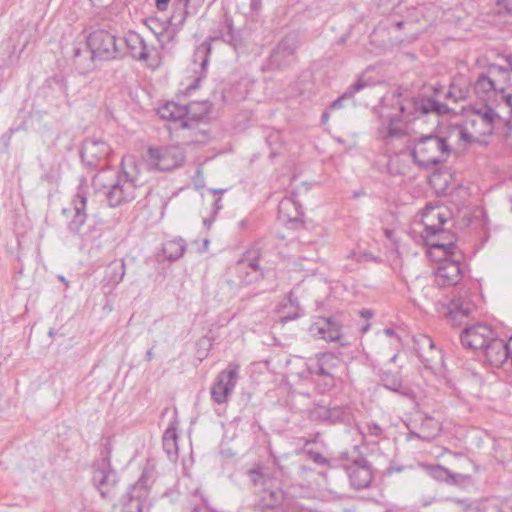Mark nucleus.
<instances>
[{"label":"nucleus","mask_w":512,"mask_h":512,"mask_svg":"<svg viewBox=\"0 0 512 512\" xmlns=\"http://www.w3.org/2000/svg\"><path fill=\"white\" fill-rule=\"evenodd\" d=\"M399 104V113H380L382 125L386 128L390 138L400 137L405 134L400 124L404 120L419 118L431 113L439 116L448 115L452 109L445 103L437 101L433 97L425 95L412 96L407 89H403L402 102Z\"/></svg>","instance_id":"f257e3e1"},{"label":"nucleus","mask_w":512,"mask_h":512,"mask_svg":"<svg viewBox=\"0 0 512 512\" xmlns=\"http://www.w3.org/2000/svg\"><path fill=\"white\" fill-rule=\"evenodd\" d=\"M106 188V200L111 208L119 207L136 199L144 188L139 178V169L133 157H124L121 168L116 172L115 179Z\"/></svg>","instance_id":"f03ea898"},{"label":"nucleus","mask_w":512,"mask_h":512,"mask_svg":"<svg viewBox=\"0 0 512 512\" xmlns=\"http://www.w3.org/2000/svg\"><path fill=\"white\" fill-rule=\"evenodd\" d=\"M411 150L413 162L423 169L444 164L451 154L447 139L435 134L422 135L414 139Z\"/></svg>","instance_id":"7ed1b4c3"},{"label":"nucleus","mask_w":512,"mask_h":512,"mask_svg":"<svg viewBox=\"0 0 512 512\" xmlns=\"http://www.w3.org/2000/svg\"><path fill=\"white\" fill-rule=\"evenodd\" d=\"M446 222L445 215L436 207L427 204L422 213V223L424 225L423 238L427 246L431 249L441 250L444 256H454L456 243L451 235V240L444 242L448 233L442 229Z\"/></svg>","instance_id":"20e7f679"},{"label":"nucleus","mask_w":512,"mask_h":512,"mask_svg":"<svg viewBox=\"0 0 512 512\" xmlns=\"http://www.w3.org/2000/svg\"><path fill=\"white\" fill-rule=\"evenodd\" d=\"M112 446L110 443L104 445L100 458L93 461L92 484L99 491L104 499H111L116 495L119 483V475L111 465Z\"/></svg>","instance_id":"39448f33"},{"label":"nucleus","mask_w":512,"mask_h":512,"mask_svg":"<svg viewBox=\"0 0 512 512\" xmlns=\"http://www.w3.org/2000/svg\"><path fill=\"white\" fill-rule=\"evenodd\" d=\"M113 33L106 29H95L86 36L87 48L92 58L100 61H113L124 56L123 48Z\"/></svg>","instance_id":"423d86ee"},{"label":"nucleus","mask_w":512,"mask_h":512,"mask_svg":"<svg viewBox=\"0 0 512 512\" xmlns=\"http://www.w3.org/2000/svg\"><path fill=\"white\" fill-rule=\"evenodd\" d=\"M300 46L299 36L295 32L288 33L272 49L263 70H284L296 61V53Z\"/></svg>","instance_id":"0eeeda50"},{"label":"nucleus","mask_w":512,"mask_h":512,"mask_svg":"<svg viewBox=\"0 0 512 512\" xmlns=\"http://www.w3.org/2000/svg\"><path fill=\"white\" fill-rule=\"evenodd\" d=\"M345 314L336 312L327 316H318L309 327L311 336L327 342H337L343 338V323Z\"/></svg>","instance_id":"6e6552de"},{"label":"nucleus","mask_w":512,"mask_h":512,"mask_svg":"<svg viewBox=\"0 0 512 512\" xmlns=\"http://www.w3.org/2000/svg\"><path fill=\"white\" fill-rule=\"evenodd\" d=\"M148 155L160 171H171L180 167L185 160L184 150L179 146L150 147Z\"/></svg>","instance_id":"1a4fd4ad"},{"label":"nucleus","mask_w":512,"mask_h":512,"mask_svg":"<svg viewBox=\"0 0 512 512\" xmlns=\"http://www.w3.org/2000/svg\"><path fill=\"white\" fill-rule=\"evenodd\" d=\"M463 256H444L435 271V281L439 286H455L462 279L461 260Z\"/></svg>","instance_id":"9d476101"},{"label":"nucleus","mask_w":512,"mask_h":512,"mask_svg":"<svg viewBox=\"0 0 512 512\" xmlns=\"http://www.w3.org/2000/svg\"><path fill=\"white\" fill-rule=\"evenodd\" d=\"M238 369V365L230 363L227 369L218 374L211 388V398L215 403L223 404L227 401L237 383Z\"/></svg>","instance_id":"9b49d317"},{"label":"nucleus","mask_w":512,"mask_h":512,"mask_svg":"<svg viewBox=\"0 0 512 512\" xmlns=\"http://www.w3.org/2000/svg\"><path fill=\"white\" fill-rule=\"evenodd\" d=\"M110 146L100 138H87L80 150L82 162L90 168H98L111 154Z\"/></svg>","instance_id":"f8f14e48"},{"label":"nucleus","mask_w":512,"mask_h":512,"mask_svg":"<svg viewBox=\"0 0 512 512\" xmlns=\"http://www.w3.org/2000/svg\"><path fill=\"white\" fill-rule=\"evenodd\" d=\"M343 467L354 489L362 490L370 486L373 473L371 464L366 458L357 456L350 463L343 464Z\"/></svg>","instance_id":"ddd939ff"},{"label":"nucleus","mask_w":512,"mask_h":512,"mask_svg":"<svg viewBox=\"0 0 512 512\" xmlns=\"http://www.w3.org/2000/svg\"><path fill=\"white\" fill-rule=\"evenodd\" d=\"M494 334L495 332L486 324L477 323L466 327L460 335V340L465 348L481 351L491 341Z\"/></svg>","instance_id":"4468645a"},{"label":"nucleus","mask_w":512,"mask_h":512,"mask_svg":"<svg viewBox=\"0 0 512 512\" xmlns=\"http://www.w3.org/2000/svg\"><path fill=\"white\" fill-rule=\"evenodd\" d=\"M257 506L262 510L286 511L289 508L290 498L278 487H271L268 484L257 491Z\"/></svg>","instance_id":"2eb2a0df"},{"label":"nucleus","mask_w":512,"mask_h":512,"mask_svg":"<svg viewBox=\"0 0 512 512\" xmlns=\"http://www.w3.org/2000/svg\"><path fill=\"white\" fill-rule=\"evenodd\" d=\"M337 358L332 353H322L314 364L307 366L310 375H317L324 378V388L329 390L335 385L333 368Z\"/></svg>","instance_id":"dca6fc26"},{"label":"nucleus","mask_w":512,"mask_h":512,"mask_svg":"<svg viewBox=\"0 0 512 512\" xmlns=\"http://www.w3.org/2000/svg\"><path fill=\"white\" fill-rule=\"evenodd\" d=\"M485 361L494 367L502 366L510 355L509 344L500 339L495 333L491 341L481 350Z\"/></svg>","instance_id":"f3484780"},{"label":"nucleus","mask_w":512,"mask_h":512,"mask_svg":"<svg viewBox=\"0 0 512 512\" xmlns=\"http://www.w3.org/2000/svg\"><path fill=\"white\" fill-rule=\"evenodd\" d=\"M72 205L74 216L69 222L68 228L71 232L78 234L87 220V191L82 184L77 188V192L72 199Z\"/></svg>","instance_id":"a211bd4d"},{"label":"nucleus","mask_w":512,"mask_h":512,"mask_svg":"<svg viewBox=\"0 0 512 512\" xmlns=\"http://www.w3.org/2000/svg\"><path fill=\"white\" fill-rule=\"evenodd\" d=\"M260 254V248L253 246L245 253H243L241 258L238 260L237 264L239 267H249L252 270L251 273L247 272L245 278L243 279L246 285H249L252 282H257L264 278L263 270L259 265Z\"/></svg>","instance_id":"6ab92c4d"},{"label":"nucleus","mask_w":512,"mask_h":512,"mask_svg":"<svg viewBox=\"0 0 512 512\" xmlns=\"http://www.w3.org/2000/svg\"><path fill=\"white\" fill-rule=\"evenodd\" d=\"M133 59L147 61L155 48H149L144 38L137 32L129 31L122 39Z\"/></svg>","instance_id":"aec40b11"},{"label":"nucleus","mask_w":512,"mask_h":512,"mask_svg":"<svg viewBox=\"0 0 512 512\" xmlns=\"http://www.w3.org/2000/svg\"><path fill=\"white\" fill-rule=\"evenodd\" d=\"M217 36H210V41L222 40L238 51L243 48V39L239 30L233 27L231 18L225 17L223 22L220 23Z\"/></svg>","instance_id":"412c9836"},{"label":"nucleus","mask_w":512,"mask_h":512,"mask_svg":"<svg viewBox=\"0 0 512 512\" xmlns=\"http://www.w3.org/2000/svg\"><path fill=\"white\" fill-rule=\"evenodd\" d=\"M187 107L189 108V114H187V119L183 122L182 128H194L196 124L207 119L212 104L209 101L192 102Z\"/></svg>","instance_id":"4be33fe9"},{"label":"nucleus","mask_w":512,"mask_h":512,"mask_svg":"<svg viewBox=\"0 0 512 512\" xmlns=\"http://www.w3.org/2000/svg\"><path fill=\"white\" fill-rule=\"evenodd\" d=\"M279 214L283 220L292 224V227L302 225L303 211L299 203L295 202L291 198L283 199L279 204Z\"/></svg>","instance_id":"5701e85b"},{"label":"nucleus","mask_w":512,"mask_h":512,"mask_svg":"<svg viewBox=\"0 0 512 512\" xmlns=\"http://www.w3.org/2000/svg\"><path fill=\"white\" fill-rule=\"evenodd\" d=\"M163 450L170 461L176 462L179 457L177 421L170 422L162 437Z\"/></svg>","instance_id":"b1692460"},{"label":"nucleus","mask_w":512,"mask_h":512,"mask_svg":"<svg viewBox=\"0 0 512 512\" xmlns=\"http://www.w3.org/2000/svg\"><path fill=\"white\" fill-rule=\"evenodd\" d=\"M417 345L418 357L425 367H430L437 357L441 358V351L436 348L435 343L429 336H421Z\"/></svg>","instance_id":"393cba45"},{"label":"nucleus","mask_w":512,"mask_h":512,"mask_svg":"<svg viewBox=\"0 0 512 512\" xmlns=\"http://www.w3.org/2000/svg\"><path fill=\"white\" fill-rule=\"evenodd\" d=\"M381 381L383 382V387L387 390L395 392L406 398L414 397V391L409 386L404 385L397 374H393L390 371H384L381 374Z\"/></svg>","instance_id":"a878e982"},{"label":"nucleus","mask_w":512,"mask_h":512,"mask_svg":"<svg viewBox=\"0 0 512 512\" xmlns=\"http://www.w3.org/2000/svg\"><path fill=\"white\" fill-rule=\"evenodd\" d=\"M158 114L162 119L169 121H180L182 127L183 122L187 119L189 108L187 105H179L175 102H167L158 109Z\"/></svg>","instance_id":"bb28decb"},{"label":"nucleus","mask_w":512,"mask_h":512,"mask_svg":"<svg viewBox=\"0 0 512 512\" xmlns=\"http://www.w3.org/2000/svg\"><path fill=\"white\" fill-rule=\"evenodd\" d=\"M369 86V83L364 79L363 75L358 78L343 92L341 96L335 99L329 106L331 110H338L344 106V102L352 100L354 95L365 87Z\"/></svg>","instance_id":"cd10ccee"},{"label":"nucleus","mask_w":512,"mask_h":512,"mask_svg":"<svg viewBox=\"0 0 512 512\" xmlns=\"http://www.w3.org/2000/svg\"><path fill=\"white\" fill-rule=\"evenodd\" d=\"M211 52V45L208 41L203 42L199 47H197L195 51V57H199L200 59V68L201 73L199 76H197L193 83L188 85L187 91L191 92L192 90H196L199 87V84L202 80V78L205 77V73L208 66V57Z\"/></svg>","instance_id":"c85d7f7f"},{"label":"nucleus","mask_w":512,"mask_h":512,"mask_svg":"<svg viewBox=\"0 0 512 512\" xmlns=\"http://www.w3.org/2000/svg\"><path fill=\"white\" fill-rule=\"evenodd\" d=\"M487 73L494 79H497V84H502L499 89L504 90L505 86H512L511 69L508 61L505 64H489Z\"/></svg>","instance_id":"c756f323"},{"label":"nucleus","mask_w":512,"mask_h":512,"mask_svg":"<svg viewBox=\"0 0 512 512\" xmlns=\"http://www.w3.org/2000/svg\"><path fill=\"white\" fill-rule=\"evenodd\" d=\"M471 313V304L460 299H453L448 305L446 318L453 324L460 323L462 318H466Z\"/></svg>","instance_id":"7c9ffc66"},{"label":"nucleus","mask_w":512,"mask_h":512,"mask_svg":"<svg viewBox=\"0 0 512 512\" xmlns=\"http://www.w3.org/2000/svg\"><path fill=\"white\" fill-rule=\"evenodd\" d=\"M149 494V487L147 484V476L143 473L138 481L129 487L125 498V501H138L144 507L145 501Z\"/></svg>","instance_id":"2f4dec72"},{"label":"nucleus","mask_w":512,"mask_h":512,"mask_svg":"<svg viewBox=\"0 0 512 512\" xmlns=\"http://www.w3.org/2000/svg\"><path fill=\"white\" fill-rule=\"evenodd\" d=\"M94 58H92L91 51H83L80 47L74 46L73 48V63L80 74H87L94 69Z\"/></svg>","instance_id":"473e14b6"},{"label":"nucleus","mask_w":512,"mask_h":512,"mask_svg":"<svg viewBox=\"0 0 512 512\" xmlns=\"http://www.w3.org/2000/svg\"><path fill=\"white\" fill-rule=\"evenodd\" d=\"M186 242L183 238L178 237L173 240L166 241L163 244V254L170 262L180 259L186 250Z\"/></svg>","instance_id":"72a5a7b5"},{"label":"nucleus","mask_w":512,"mask_h":512,"mask_svg":"<svg viewBox=\"0 0 512 512\" xmlns=\"http://www.w3.org/2000/svg\"><path fill=\"white\" fill-rule=\"evenodd\" d=\"M471 111L484 122L489 133L493 132L495 123L501 119L500 115L487 105L472 107Z\"/></svg>","instance_id":"f704fd0d"},{"label":"nucleus","mask_w":512,"mask_h":512,"mask_svg":"<svg viewBox=\"0 0 512 512\" xmlns=\"http://www.w3.org/2000/svg\"><path fill=\"white\" fill-rule=\"evenodd\" d=\"M125 275V263L121 262H112L107 270L105 280L107 283L105 286H111V289L115 288L124 278Z\"/></svg>","instance_id":"c9c22d12"},{"label":"nucleus","mask_w":512,"mask_h":512,"mask_svg":"<svg viewBox=\"0 0 512 512\" xmlns=\"http://www.w3.org/2000/svg\"><path fill=\"white\" fill-rule=\"evenodd\" d=\"M403 97V88L398 87L396 90H394L391 94L390 98L382 99L381 100V106H382V112L381 113H399V104L398 102H402Z\"/></svg>","instance_id":"e433bc0d"},{"label":"nucleus","mask_w":512,"mask_h":512,"mask_svg":"<svg viewBox=\"0 0 512 512\" xmlns=\"http://www.w3.org/2000/svg\"><path fill=\"white\" fill-rule=\"evenodd\" d=\"M497 79L492 78L488 73H481L475 82L476 93H488L497 90Z\"/></svg>","instance_id":"4c0bfd02"},{"label":"nucleus","mask_w":512,"mask_h":512,"mask_svg":"<svg viewBox=\"0 0 512 512\" xmlns=\"http://www.w3.org/2000/svg\"><path fill=\"white\" fill-rule=\"evenodd\" d=\"M246 475L254 488H263L270 482L260 465H256L255 467L247 470Z\"/></svg>","instance_id":"58836bf2"},{"label":"nucleus","mask_w":512,"mask_h":512,"mask_svg":"<svg viewBox=\"0 0 512 512\" xmlns=\"http://www.w3.org/2000/svg\"><path fill=\"white\" fill-rule=\"evenodd\" d=\"M189 1L190 0H179V2L177 3V5H179V9H181L182 8L181 6H183L184 10L180 11L179 13H177L175 11L173 13V15L171 16L170 22H171V25L176 28V31H179L186 21V18L189 14V10H188Z\"/></svg>","instance_id":"ea45409f"},{"label":"nucleus","mask_w":512,"mask_h":512,"mask_svg":"<svg viewBox=\"0 0 512 512\" xmlns=\"http://www.w3.org/2000/svg\"><path fill=\"white\" fill-rule=\"evenodd\" d=\"M328 424H336L344 422L348 416V408L343 406L328 407Z\"/></svg>","instance_id":"a19ab883"},{"label":"nucleus","mask_w":512,"mask_h":512,"mask_svg":"<svg viewBox=\"0 0 512 512\" xmlns=\"http://www.w3.org/2000/svg\"><path fill=\"white\" fill-rule=\"evenodd\" d=\"M347 259L355 260L357 263L361 262H367V261H374V262H380V259L371 253L365 251V250H351L348 255Z\"/></svg>","instance_id":"79ce46f5"},{"label":"nucleus","mask_w":512,"mask_h":512,"mask_svg":"<svg viewBox=\"0 0 512 512\" xmlns=\"http://www.w3.org/2000/svg\"><path fill=\"white\" fill-rule=\"evenodd\" d=\"M466 512H495L496 506L488 504L486 501H480L465 505Z\"/></svg>","instance_id":"37998d69"},{"label":"nucleus","mask_w":512,"mask_h":512,"mask_svg":"<svg viewBox=\"0 0 512 512\" xmlns=\"http://www.w3.org/2000/svg\"><path fill=\"white\" fill-rule=\"evenodd\" d=\"M430 474L434 479L448 483L450 470L441 465H436L431 468Z\"/></svg>","instance_id":"c03bdc74"},{"label":"nucleus","mask_w":512,"mask_h":512,"mask_svg":"<svg viewBox=\"0 0 512 512\" xmlns=\"http://www.w3.org/2000/svg\"><path fill=\"white\" fill-rule=\"evenodd\" d=\"M310 418L314 421H320L322 423L328 424V407L316 406L313 410H311Z\"/></svg>","instance_id":"a18cd8bd"},{"label":"nucleus","mask_w":512,"mask_h":512,"mask_svg":"<svg viewBox=\"0 0 512 512\" xmlns=\"http://www.w3.org/2000/svg\"><path fill=\"white\" fill-rule=\"evenodd\" d=\"M445 99L459 102L466 98V91L461 88H457L456 85L451 84L449 91L444 96Z\"/></svg>","instance_id":"49530a36"},{"label":"nucleus","mask_w":512,"mask_h":512,"mask_svg":"<svg viewBox=\"0 0 512 512\" xmlns=\"http://www.w3.org/2000/svg\"><path fill=\"white\" fill-rule=\"evenodd\" d=\"M469 481L470 476L461 473H453L450 471V477L448 479L449 484L460 485L465 484Z\"/></svg>","instance_id":"de8ad7c7"},{"label":"nucleus","mask_w":512,"mask_h":512,"mask_svg":"<svg viewBox=\"0 0 512 512\" xmlns=\"http://www.w3.org/2000/svg\"><path fill=\"white\" fill-rule=\"evenodd\" d=\"M143 506L138 501H124L122 512H142Z\"/></svg>","instance_id":"09e8293b"},{"label":"nucleus","mask_w":512,"mask_h":512,"mask_svg":"<svg viewBox=\"0 0 512 512\" xmlns=\"http://www.w3.org/2000/svg\"><path fill=\"white\" fill-rule=\"evenodd\" d=\"M310 459H312L315 463L319 465L328 464V460L319 452L310 451L309 452Z\"/></svg>","instance_id":"8fccbe9b"},{"label":"nucleus","mask_w":512,"mask_h":512,"mask_svg":"<svg viewBox=\"0 0 512 512\" xmlns=\"http://www.w3.org/2000/svg\"><path fill=\"white\" fill-rule=\"evenodd\" d=\"M367 431L370 435L378 437L382 433V428L377 423H368L367 424Z\"/></svg>","instance_id":"3c124183"},{"label":"nucleus","mask_w":512,"mask_h":512,"mask_svg":"<svg viewBox=\"0 0 512 512\" xmlns=\"http://www.w3.org/2000/svg\"><path fill=\"white\" fill-rule=\"evenodd\" d=\"M262 8V0H250V11L258 14Z\"/></svg>","instance_id":"603ef678"},{"label":"nucleus","mask_w":512,"mask_h":512,"mask_svg":"<svg viewBox=\"0 0 512 512\" xmlns=\"http://www.w3.org/2000/svg\"><path fill=\"white\" fill-rule=\"evenodd\" d=\"M459 137L462 141L466 143H471L474 140L473 135L469 133L466 129L460 130Z\"/></svg>","instance_id":"864d4df0"},{"label":"nucleus","mask_w":512,"mask_h":512,"mask_svg":"<svg viewBox=\"0 0 512 512\" xmlns=\"http://www.w3.org/2000/svg\"><path fill=\"white\" fill-rule=\"evenodd\" d=\"M299 317L298 312L288 313L287 315L281 316L279 322L286 324L289 321L296 320Z\"/></svg>","instance_id":"5fc2aeb1"},{"label":"nucleus","mask_w":512,"mask_h":512,"mask_svg":"<svg viewBox=\"0 0 512 512\" xmlns=\"http://www.w3.org/2000/svg\"><path fill=\"white\" fill-rule=\"evenodd\" d=\"M498 5H502L507 13H512V0H498Z\"/></svg>","instance_id":"6e6d98bb"},{"label":"nucleus","mask_w":512,"mask_h":512,"mask_svg":"<svg viewBox=\"0 0 512 512\" xmlns=\"http://www.w3.org/2000/svg\"><path fill=\"white\" fill-rule=\"evenodd\" d=\"M170 0H155V6L159 11H165L168 8Z\"/></svg>","instance_id":"4d7b16f0"},{"label":"nucleus","mask_w":512,"mask_h":512,"mask_svg":"<svg viewBox=\"0 0 512 512\" xmlns=\"http://www.w3.org/2000/svg\"><path fill=\"white\" fill-rule=\"evenodd\" d=\"M408 439H421L423 441H430L429 438L421 436L419 433L410 431L408 434Z\"/></svg>","instance_id":"13d9d810"},{"label":"nucleus","mask_w":512,"mask_h":512,"mask_svg":"<svg viewBox=\"0 0 512 512\" xmlns=\"http://www.w3.org/2000/svg\"><path fill=\"white\" fill-rule=\"evenodd\" d=\"M213 207H214L213 214L216 215L218 213V211H220L223 208L222 203H221V198H217L214 201Z\"/></svg>","instance_id":"bf43d9fd"},{"label":"nucleus","mask_w":512,"mask_h":512,"mask_svg":"<svg viewBox=\"0 0 512 512\" xmlns=\"http://www.w3.org/2000/svg\"><path fill=\"white\" fill-rule=\"evenodd\" d=\"M215 216H216V215H214V214L212 213V215H211L210 217H208V218H204V219H203V224H204V226H206L207 228H209V227L211 226V224L214 222V220H215Z\"/></svg>","instance_id":"052dcab7"},{"label":"nucleus","mask_w":512,"mask_h":512,"mask_svg":"<svg viewBox=\"0 0 512 512\" xmlns=\"http://www.w3.org/2000/svg\"><path fill=\"white\" fill-rule=\"evenodd\" d=\"M155 348V344L147 350L146 354H145V360L150 362L153 357H154V353H153V349Z\"/></svg>","instance_id":"680f3d73"},{"label":"nucleus","mask_w":512,"mask_h":512,"mask_svg":"<svg viewBox=\"0 0 512 512\" xmlns=\"http://www.w3.org/2000/svg\"><path fill=\"white\" fill-rule=\"evenodd\" d=\"M504 100H505V104L510 108L511 113H512V96L507 95L504 97Z\"/></svg>","instance_id":"e2e57ef3"},{"label":"nucleus","mask_w":512,"mask_h":512,"mask_svg":"<svg viewBox=\"0 0 512 512\" xmlns=\"http://www.w3.org/2000/svg\"><path fill=\"white\" fill-rule=\"evenodd\" d=\"M383 332L385 335H387L389 337H392L395 335V331L392 328H385Z\"/></svg>","instance_id":"0e129e2a"},{"label":"nucleus","mask_w":512,"mask_h":512,"mask_svg":"<svg viewBox=\"0 0 512 512\" xmlns=\"http://www.w3.org/2000/svg\"><path fill=\"white\" fill-rule=\"evenodd\" d=\"M504 60L508 61L509 65H510L511 77H512V54H508V55L504 56Z\"/></svg>","instance_id":"69168bd1"},{"label":"nucleus","mask_w":512,"mask_h":512,"mask_svg":"<svg viewBox=\"0 0 512 512\" xmlns=\"http://www.w3.org/2000/svg\"><path fill=\"white\" fill-rule=\"evenodd\" d=\"M240 229H245L248 225V220L246 219H242L239 223H238Z\"/></svg>","instance_id":"338daca9"},{"label":"nucleus","mask_w":512,"mask_h":512,"mask_svg":"<svg viewBox=\"0 0 512 512\" xmlns=\"http://www.w3.org/2000/svg\"><path fill=\"white\" fill-rule=\"evenodd\" d=\"M363 195H365V192L363 190H359V191L353 192L352 197L353 198H358V197L363 196Z\"/></svg>","instance_id":"774afa93"}]
</instances>
